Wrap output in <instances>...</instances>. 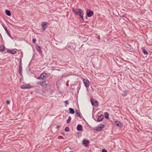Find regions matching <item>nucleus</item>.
I'll return each mask as SVG.
<instances>
[{
    "mask_svg": "<svg viewBox=\"0 0 152 152\" xmlns=\"http://www.w3.org/2000/svg\"><path fill=\"white\" fill-rule=\"evenodd\" d=\"M43 83H42V81H39L37 83V84L38 85H40L41 86V84H42Z\"/></svg>",
    "mask_w": 152,
    "mask_h": 152,
    "instance_id": "nucleus-29",
    "label": "nucleus"
},
{
    "mask_svg": "<svg viewBox=\"0 0 152 152\" xmlns=\"http://www.w3.org/2000/svg\"><path fill=\"white\" fill-rule=\"evenodd\" d=\"M48 23L47 22H42L41 23L42 29V31L45 30L48 27Z\"/></svg>",
    "mask_w": 152,
    "mask_h": 152,
    "instance_id": "nucleus-2",
    "label": "nucleus"
},
{
    "mask_svg": "<svg viewBox=\"0 0 152 152\" xmlns=\"http://www.w3.org/2000/svg\"><path fill=\"white\" fill-rule=\"evenodd\" d=\"M36 49H37V51L40 54H42V51H41L40 48V47L38 46L37 45H36Z\"/></svg>",
    "mask_w": 152,
    "mask_h": 152,
    "instance_id": "nucleus-16",
    "label": "nucleus"
},
{
    "mask_svg": "<svg viewBox=\"0 0 152 152\" xmlns=\"http://www.w3.org/2000/svg\"><path fill=\"white\" fill-rule=\"evenodd\" d=\"M89 143V141L88 140H84L83 141V143L86 147L88 146Z\"/></svg>",
    "mask_w": 152,
    "mask_h": 152,
    "instance_id": "nucleus-13",
    "label": "nucleus"
},
{
    "mask_svg": "<svg viewBox=\"0 0 152 152\" xmlns=\"http://www.w3.org/2000/svg\"><path fill=\"white\" fill-rule=\"evenodd\" d=\"M76 115L79 117H80V118H81V116H80V113H76Z\"/></svg>",
    "mask_w": 152,
    "mask_h": 152,
    "instance_id": "nucleus-27",
    "label": "nucleus"
},
{
    "mask_svg": "<svg viewBox=\"0 0 152 152\" xmlns=\"http://www.w3.org/2000/svg\"><path fill=\"white\" fill-rule=\"evenodd\" d=\"M127 91L126 90H125L124 91L123 93H122L121 94V95L123 96L124 97L127 95Z\"/></svg>",
    "mask_w": 152,
    "mask_h": 152,
    "instance_id": "nucleus-18",
    "label": "nucleus"
},
{
    "mask_svg": "<svg viewBox=\"0 0 152 152\" xmlns=\"http://www.w3.org/2000/svg\"><path fill=\"white\" fill-rule=\"evenodd\" d=\"M67 148V149H68V148H65V150H66ZM65 152H66V151H65Z\"/></svg>",
    "mask_w": 152,
    "mask_h": 152,
    "instance_id": "nucleus-41",
    "label": "nucleus"
},
{
    "mask_svg": "<svg viewBox=\"0 0 152 152\" xmlns=\"http://www.w3.org/2000/svg\"><path fill=\"white\" fill-rule=\"evenodd\" d=\"M7 52L8 53H11L12 54H15L17 52L14 49H13L12 50H7Z\"/></svg>",
    "mask_w": 152,
    "mask_h": 152,
    "instance_id": "nucleus-10",
    "label": "nucleus"
},
{
    "mask_svg": "<svg viewBox=\"0 0 152 152\" xmlns=\"http://www.w3.org/2000/svg\"><path fill=\"white\" fill-rule=\"evenodd\" d=\"M94 12L92 11L91 10L89 9H87L86 11V18H87V17H91L94 15Z\"/></svg>",
    "mask_w": 152,
    "mask_h": 152,
    "instance_id": "nucleus-3",
    "label": "nucleus"
},
{
    "mask_svg": "<svg viewBox=\"0 0 152 152\" xmlns=\"http://www.w3.org/2000/svg\"><path fill=\"white\" fill-rule=\"evenodd\" d=\"M37 79H42V78H41V77L40 75L39 77H38Z\"/></svg>",
    "mask_w": 152,
    "mask_h": 152,
    "instance_id": "nucleus-37",
    "label": "nucleus"
},
{
    "mask_svg": "<svg viewBox=\"0 0 152 152\" xmlns=\"http://www.w3.org/2000/svg\"><path fill=\"white\" fill-rule=\"evenodd\" d=\"M69 110L70 113L72 114H73L75 113L74 110L72 108H69Z\"/></svg>",
    "mask_w": 152,
    "mask_h": 152,
    "instance_id": "nucleus-22",
    "label": "nucleus"
},
{
    "mask_svg": "<svg viewBox=\"0 0 152 152\" xmlns=\"http://www.w3.org/2000/svg\"><path fill=\"white\" fill-rule=\"evenodd\" d=\"M77 129L79 131H82V126L80 124H78L77 125Z\"/></svg>",
    "mask_w": 152,
    "mask_h": 152,
    "instance_id": "nucleus-12",
    "label": "nucleus"
},
{
    "mask_svg": "<svg viewBox=\"0 0 152 152\" xmlns=\"http://www.w3.org/2000/svg\"><path fill=\"white\" fill-rule=\"evenodd\" d=\"M31 88V86L29 84L23 85L21 87V88L23 89Z\"/></svg>",
    "mask_w": 152,
    "mask_h": 152,
    "instance_id": "nucleus-7",
    "label": "nucleus"
},
{
    "mask_svg": "<svg viewBox=\"0 0 152 152\" xmlns=\"http://www.w3.org/2000/svg\"><path fill=\"white\" fill-rule=\"evenodd\" d=\"M22 62L21 59L20 61L19 68V74L20 75H22Z\"/></svg>",
    "mask_w": 152,
    "mask_h": 152,
    "instance_id": "nucleus-9",
    "label": "nucleus"
},
{
    "mask_svg": "<svg viewBox=\"0 0 152 152\" xmlns=\"http://www.w3.org/2000/svg\"><path fill=\"white\" fill-rule=\"evenodd\" d=\"M83 82L86 87L88 88L89 85V81L87 79L84 78L83 80Z\"/></svg>",
    "mask_w": 152,
    "mask_h": 152,
    "instance_id": "nucleus-6",
    "label": "nucleus"
},
{
    "mask_svg": "<svg viewBox=\"0 0 152 152\" xmlns=\"http://www.w3.org/2000/svg\"><path fill=\"white\" fill-rule=\"evenodd\" d=\"M72 12L75 15L79 16L82 19V20L84 21L83 15L84 12L80 8L75 9L74 7H73L72 8Z\"/></svg>",
    "mask_w": 152,
    "mask_h": 152,
    "instance_id": "nucleus-1",
    "label": "nucleus"
},
{
    "mask_svg": "<svg viewBox=\"0 0 152 152\" xmlns=\"http://www.w3.org/2000/svg\"><path fill=\"white\" fill-rule=\"evenodd\" d=\"M55 68V67H53V69H54Z\"/></svg>",
    "mask_w": 152,
    "mask_h": 152,
    "instance_id": "nucleus-43",
    "label": "nucleus"
},
{
    "mask_svg": "<svg viewBox=\"0 0 152 152\" xmlns=\"http://www.w3.org/2000/svg\"><path fill=\"white\" fill-rule=\"evenodd\" d=\"M151 141L152 142V139H151Z\"/></svg>",
    "mask_w": 152,
    "mask_h": 152,
    "instance_id": "nucleus-44",
    "label": "nucleus"
},
{
    "mask_svg": "<svg viewBox=\"0 0 152 152\" xmlns=\"http://www.w3.org/2000/svg\"><path fill=\"white\" fill-rule=\"evenodd\" d=\"M120 17L121 18H124L125 17V16L124 15H123L122 16H121Z\"/></svg>",
    "mask_w": 152,
    "mask_h": 152,
    "instance_id": "nucleus-36",
    "label": "nucleus"
},
{
    "mask_svg": "<svg viewBox=\"0 0 152 152\" xmlns=\"http://www.w3.org/2000/svg\"><path fill=\"white\" fill-rule=\"evenodd\" d=\"M2 26L3 27V28H5V27H4V26L3 25H2Z\"/></svg>",
    "mask_w": 152,
    "mask_h": 152,
    "instance_id": "nucleus-38",
    "label": "nucleus"
},
{
    "mask_svg": "<svg viewBox=\"0 0 152 152\" xmlns=\"http://www.w3.org/2000/svg\"><path fill=\"white\" fill-rule=\"evenodd\" d=\"M46 81L45 80H44L42 81V83H43L41 84V86L44 88H46L48 86V84L46 83Z\"/></svg>",
    "mask_w": 152,
    "mask_h": 152,
    "instance_id": "nucleus-11",
    "label": "nucleus"
},
{
    "mask_svg": "<svg viewBox=\"0 0 152 152\" xmlns=\"http://www.w3.org/2000/svg\"><path fill=\"white\" fill-rule=\"evenodd\" d=\"M102 152H107V151L105 149H103L102 151Z\"/></svg>",
    "mask_w": 152,
    "mask_h": 152,
    "instance_id": "nucleus-30",
    "label": "nucleus"
},
{
    "mask_svg": "<svg viewBox=\"0 0 152 152\" xmlns=\"http://www.w3.org/2000/svg\"><path fill=\"white\" fill-rule=\"evenodd\" d=\"M5 12L7 15L8 16H10L11 15V13L10 10H5Z\"/></svg>",
    "mask_w": 152,
    "mask_h": 152,
    "instance_id": "nucleus-21",
    "label": "nucleus"
},
{
    "mask_svg": "<svg viewBox=\"0 0 152 152\" xmlns=\"http://www.w3.org/2000/svg\"><path fill=\"white\" fill-rule=\"evenodd\" d=\"M127 46L128 48H129L130 51L133 50V48L131 47V46L129 44H127Z\"/></svg>",
    "mask_w": 152,
    "mask_h": 152,
    "instance_id": "nucleus-24",
    "label": "nucleus"
},
{
    "mask_svg": "<svg viewBox=\"0 0 152 152\" xmlns=\"http://www.w3.org/2000/svg\"><path fill=\"white\" fill-rule=\"evenodd\" d=\"M40 76L41 77V78H42V79H44V78H45L46 76V74L45 73H43L42 74H41L40 75Z\"/></svg>",
    "mask_w": 152,
    "mask_h": 152,
    "instance_id": "nucleus-17",
    "label": "nucleus"
},
{
    "mask_svg": "<svg viewBox=\"0 0 152 152\" xmlns=\"http://www.w3.org/2000/svg\"><path fill=\"white\" fill-rule=\"evenodd\" d=\"M114 125L117 126L121 127L122 126V124L118 121H115Z\"/></svg>",
    "mask_w": 152,
    "mask_h": 152,
    "instance_id": "nucleus-8",
    "label": "nucleus"
},
{
    "mask_svg": "<svg viewBox=\"0 0 152 152\" xmlns=\"http://www.w3.org/2000/svg\"><path fill=\"white\" fill-rule=\"evenodd\" d=\"M142 51L143 53L145 55H148V53L147 50H146L144 48H142Z\"/></svg>",
    "mask_w": 152,
    "mask_h": 152,
    "instance_id": "nucleus-23",
    "label": "nucleus"
},
{
    "mask_svg": "<svg viewBox=\"0 0 152 152\" xmlns=\"http://www.w3.org/2000/svg\"><path fill=\"white\" fill-rule=\"evenodd\" d=\"M65 103L67 105L68 104H69V102L67 100H66L65 101Z\"/></svg>",
    "mask_w": 152,
    "mask_h": 152,
    "instance_id": "nucleus-31",
    "label": "nucleus"
},
{
    "mask_svg": "<svg viewBox=\"0 0 152 152\" xmlns=\"http://www.w3.org/2000/svg\"><path fill=\"white\" fill-rule=\"evenodd\" d=\"M0 36H1V39H2V40H3V39H2V37H1V35H0Z\"/></svg>",
    "mask_w": 152,
    "mask_h": 152,
    "instance_id": "nucleus-40",
    "label": "nucleus"
},
{
    "mask_svg": "<svg viewBox=\"0 0 152 152\" xmlns=\"http://www.w3.org/2000/svg\"><path fill=\"white\" fill-rule=\"evenodd\" d=\"M90 101L92 105L93 106H94L95 107H97L98 106V102L97 100L94 99L92 98H91L90 99Z\"/></svg>",
    "mask_w": 152,
    "mask_h": 152,
    "instance_id": "nucleus-4",
    "label": "nucleus"
},
{
    "mask_svg": "<svg viewBox=\"0 0 152 152\" xmlns=\"http://www.w3.org/2000/svg\"><path fill=\"white\" fill-rule=\"evenodd\" d=\"M69 127H66V128H65V131H66V132H68L69 131Z\"/></svg>",
    "mask_w": 152,
    "mask_h": 152,
    "instance_id": "nucleus-26",
    "label": "nucleus"
},
{
    "mask_svg": "<svg viewBox=\"0 0 152 152\" xmlns=\"http://www.w3.org/2000/svg\"><path fill=\"white\" fill-rule=\"evenodd\" d=\"M6 103L7 104H10V101L9 100H7L6 102Z\"/></svg>",
    "mask_w": 152,
    "mask_h": 152,
    "instance_id": "nucleus-32",
    "label": "nucleus"
},
{
    "mask_svg": "<svg viewBox=\"0 0 152 152\" xmlns=\"http://www.w3.org/2000/svg\"><path fill=\"white\" fill-rule=\"evenodd\" d=\"M36 41V38L33 39H32V43L34 44H35Z\"/></svg>",
    "mask_w": 152,
    "mask_h": 152,
    "instance_id": "nucleus-28",
    "label": "nucleus"
},
{
    "mask_svg": "<svg viewBox=\"0 0 152 152\" xmlns=\"http://www.w3.org/2000/svg\"><path fill=\"white\" fill-rule=\"evenodd\" d=\"M60 127V126H59V125H57V126H56V128L58 129Z\"/></svg>",
    "mask_w": 152,
    "mask_h": 152,
    "instance_id": "nucleus-34",
    "label": "nucleus"
},
{
    "mask_svg": "<svg viewBox=\"0 0 152 152\" xmlns=\"http://www.w3.org/2000/svg\"><path fill=\"white\" fill-rule=\"evenodd\" d=\"M4 29L5 30V31H6L7 33V35H8V36L12 39H13V38L12 37L10 34V33L8 31V30L7 27H6L5 28H4Z\"/></svg>",
    "mask_w": 152,
    "mask_h": 152,
    "instance_id": "nucleus-15",
    "label": "nucleus"
},
{
    "mask_svg": "<svg viewBox=\"0 0 152 152\" xmlns=\"http://www.w3.org/2000/svg\"><path fill=\"white\" fill-rule=\"evenodd\" d=\"M80 113L79 110H75V113Z\"/></svg>",
    "mask_w": 152,
    "mask_h": 152,
    "instance_id": "nucleus-33",
    "label": "nucleus"
},
{
    "mask_svg": "<svg viewBox=\"0 0 152 152\" xmlns=\"http://www.w3.org/2000/svg\"><path fill=\"white\" fill-rule=\"evenodd\" d=\"M61 134L62 135L64 136V132H61Z\"/></svg>",
    "mask_w": 152,
    "mask_h": 152,
    "instance_id": "nucleus-35",
    "label": "nucleus"
},
{
    "mask_svg": "<svg viewBox=\"0 0 152 152\" xmlns=\"http://www.w3.org/2000/svg\"><path fill=\"white\" fill-rule=\"evenodd\" d=\"M2 26L3 27V28H5V27H4V26L3 25H2Z\"/></svg>",
    "mask_w": 152,
    "mask_h": 152,
    "instance_id": "nucleus-39",
    "label": "nucleus"
},
{
    "mask_svg": "<svg viewBox=\"0 0 152 152\" xmlns=\"http://www.w3.org/2000/svg\"><path fill=\"white\" fill-rule=\"evenodd\" d=\"M71 117L69 116V117L68 119L66 121V123L67 124L71 120Z\"/></svg>",
    "mask_w": 152,
    "mask_h": 152,
    "instance_id": "nucleus-25",
    "label": "nucleus"
},
{
    "mask_svg": "<svg viewBox=\"0 0 152 152\" xmlns=\"http://www.w3.org/2000/svg\"><path fill=\"white\" fill-rule=\"evenodd\" d=\"M104 126V124H101L98 126H96L94 130L97 131H100L102 130Z\"/></svg>",
    "mask_w": 152,
    "mask_h": 152,
    "instance_id": "nucleus-5",
    "label": "nucleus"
},
{
    "mask_svg": "<svg viewBox=\"0 0 152 152\" xmlns=\"http://www.w3.org/2000/svg\"><path fill=\"white\" fill-rule=\"evenodd\" d=\"M104 117L107 119H109V114L107 112H105L104 113Z\"/></svg>",
    "mask_w": 152,
    "mask_h": 152,
    "instance_id": "nucleus-20",
    "label": "nucleus"
},
{
    "mask_svg": "<svg viewBox=\"0 0 152 152\" xmlns=\"http://www.w3.org/2000/svg\"><path fill=\"white\" fill-rule=\"evenodd\" d=\"M56 70H58V71H60V70H59V69H56Z\"/></svg>",
    "mask_w": 152,
    "mask_h": 152,
    "instance_id": "nucleus-42",
    "label": "nucleus"
},
{
    "mask_svg": "<svg viewBox=\"0 0 152 152\" xmlns=\"http://www.w3.org/2000/svg\"><path fill=\"white\" fill-rule=\"evenodd\" d=\"M104 116L103 114L100 115L98 116V118L97 120L98 122H101L102 121L104 118Z\"/></svg>",
    "mask_w": 152,
    "mask_h": 152,
    "instance_id": "nucleus-14",
    "label": "nucleus"
},
{
    "mask_svg": "<svg viewBox=\"0 0 152 152\" xmlns=\"http://www.w3.org/2000/svg\"><path fill=\"white\" fill-rule=\"evenodd\" d=\"M5 47L4 45L0 46V51L3 52L4 51L5 49Z\"/></svg>",
    "mask_w": 152,
    "mask_h": 152,
    "instance_id": "nucleus-19",
    "label": "nucleus"
}]
</instances>
